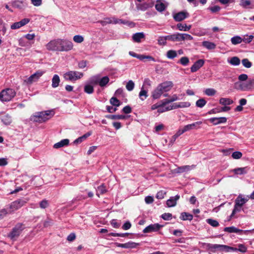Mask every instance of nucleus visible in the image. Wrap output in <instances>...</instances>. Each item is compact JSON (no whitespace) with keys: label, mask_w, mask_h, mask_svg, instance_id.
Here are the masks:
<instances>
[{"label":"nucleus","mask_w":254,"mask_h":254,"mask_svg":"<svg viewBox=\"0 0 254 254\" xmlns=\"http://www.w3.org/2000/svg\"><path fill=\"white\" fill-rule=\"evenodd\" d=\"M54 115L53 111L37 112L31 116V120L34 122L43 123L51 119Z\"/></svg>","instance_id":"obj_1"},{"label":"nucleus","mask_w":254,"mask_h":254,"mask_svg":"<svg viewBox=\"0 0 254 254\" xmlns=\"http://www.w3.org/2000/svg\"><path fill=\"white\" fill-rule=\"evenodd\" d=\"M83 75V72L76 70H69L64 74L63 77L66 81L75 82L81 79Z\"/></svg>","instance_id":"obj_2"},{"label":"nucleus","mask_w":254,"mask_h":254,"mask_svg":"<svg viewBox=\"0 0 254 254\" xmlns=\"http://www.w3.org/2000/svg\"><path fill=\"white\" fill-rule=\"evenodd\" d=\"M24 225L22 223H17L12 229L11 231L8 234L7 237L12 241H16L22 231L24 229Z\"/></svg>","instance_id":"obj_3"},{"label":"nucleus","mask_w":254,"mask_h":254,"mask_svg":"<svg viewBox=\"0 0 254 254\" xmlns=\"http://www.w3.org/2000/svg\"><path fill=\"white\" fill-rule=\"evenodd\" d=\"M16 95L15 90L11 88L2 90L0 93V100L2 102L10 101Z\"/></svg>","instance_id":"obj_4"},{"label":"nucleus","mask_w":254,"mask_h":254,"mask_svg":"<svg viewBox=\"0 0 254 254\" xmlns=\"http://www.w3.org/2000/svg\"><path fill=\"white\" fill-rule=\"evenodd\" d=\"M28 200L29 199L28 198H25L18 199L12 202L9 205H8L9 212L10 213H12L15 211L24 206L28 201Z\"/></svg>","instance_id":"obj_5"},{"label":"nucleus","mask_w":254,"mask_h":254,"mask_svg":"<svg viewBox=\"0 0 254 254\" xmlns=\"http://www.w3.org/2000/svg\"><path fill=\"white\" fill-rule=\"evenodd\" d=\"M61 42L60 38L52 40L46 44V49L49 51L61 52Z\"/></svg>","instance_id":"obj_6"},{"label":"nucleus","mask_w":254,"mask_h":254,"mask_svg":"<svg viewBox=\"0 0 254 254\" xmlns=\"http://www.w3.org/2000/svg\"><path fill=\"white\" fill-rule=\"evenodd\" d=\"M206 248L212 252H215L216 250L220 251H225L229 252L230 250H234V249L233 247H231L226 245H219V244H212L207 243L206 244Z\"/></svg>","instance_id":"obj_7"},{"label":"nucleus","mask_w":254,"mask_h":254,"mask_svg":"<svg viewBox=\"0 0 254 254\" xmlns=\"http://www.w3.org/2000/svg\"><path fill=\"white\" fill-rule=\"evenodd\" d=\"M61 52H68L73 48V43L67 39H61Z\"/></svg>","instance_id":"obj_8"},{"label":"nucleus","mask_w":254,"mask_h":254,"mask_svg":"<svg viewBox=\"0 0 254 254\" xmlns=\"http://www.w3.org/2000/svg\"><path fill=\"white\" fill-rule=\"evenodd\" d=\"M45 73L44 71L42 70H39L37 71L36 72L32 74L30 76H29L27 79H25L24 81L28 84H31L33 82L37 81L39 78L42 76V75Z\"/></svg>","instance_id":"obj_9"},{"label":"nucleus","mask_w":254,"mask_h":254,"mask_svg":"<svg viewBox=\"0 0 254 254\" xmlns=\"http://www.w3.org/2000/svg\"><path fill=\"white\" fill-rule=\"evenodd\" d=\"M162 227V225H161L158 223L150 224L147 227H146L145 229H144V230H143V232L144 233H148L153 232H157Z\"/></svg>","instance_id":"obj_10"},{"label":"nucleus","mask_w":254,"mask_h":254,"mask_svg":"<svg viewBox=\"0 0 254 254\" xmlns=\"http://www.w3.org/2000/svg\"><path fill=\"white\" fill-rule=\"evenodd\" d=\"M30 21V19L27 18H24L19 22H16L11 25V29L14 30L21 28V27L26 25Z\"/></svg>","instance_id":"obj_11"},{"label":"nucleus","mask_w":254,"mask_h":254,"mask_svg":"<svg viewBox=\"0 0 254 254\" xmlns=\"http://www.w3.org/2000/svg\"><path fill=\"white\" fill-rule=\"evenodd\" d=\"M189 16V13L186 11H181L174 15L173 18L176 21H181Z\"/></svg>","instance_id":"obj_12"},{"label":"nucleus","mask_w":254,"mask_h":254,"mask_svg":"<svg viewBox=\"0 0 254 254\" xmlns=\"http://www.w3.org/2000/svg\"><path fill=\"white\" fill-rule=\"evenodd\" d=\"M204 64V61L202 59H200L196 61L194 64L190 67V71L191 72H196L201 67H202Z\"/></svg>","instance_id":"obj_13"},{"label":"nucleus","mask_w":254,"mask_h":254,"mask_svg":"<svg viewBox=\"0 0 254 254\" xmlns=\"http://www.w3.org/2000/svg\"><path fill=\"white\" fill-rule=\"evenodd\" d=\"M180 196L179 195L177 194L175 196L171 197L169 199L166 201L167 205L169 207H174L176 206L177 204V201L179 199Z\"/></svg>","instance_id":"obj_14"},{"label":"nucleus","mask_w":254,"mask_h":254,"mask_svg":"<svg viewBox=\"0 0 254 254\" xmlns=\"http://www.w3.org/2000/svg\"><path fill=\"white\" fill-rule=\"evenodd\" d=\"M249 200V196L246 197H243L242 195L240 194L236 199L235 204L237 206H242Z\"/></svg>","instance_id":"obj_15"},{"label":"nucleus","mask_w":254,"mask_h":254,"mask_svg":"<svg viewBox=\"0 0 254 254\" xmlns=\"http://www.w3.org/2000/svg\"><path fill=\"white\" fill-rule=\"evenodd\" d=\"M167 104H165V100H164L162 104H160V106L157 110L158 112L163 113L173 109V105L167 106Z\"/></svg>","instance_id":"obj_16"},{"label":"nucleus","mask_w":254,"mask_h":254,"mask_svg":"<svg viewBox=\"0 0 254 254\" xmlns=\"http://www.w3.org/2000/svg\"><path fill=\"white\" fill-rule=\"evenodd\" d=\"M209 121L214 125L225 123L227 122V118L225 117L211 118Z\"/></svg>","instance_id":"obj_17"},{"label":"nucleus","mask_w":254,"mask_h":254,"mask_svg":"<svg viewBox=\"0 0 254 254\" xmlns=\"http://www.w3.org/2000/svg\"><path fill=\"white\" fill-rule=\"evenodd\" d=\"M195 167L194 165H185L179 167L177 168L176 172L178 173H182L184 172H189L193 169Z\"/></svg>","instance_id":"obj_18"},{"label":"nucleus","mask_w":254,"mask_h":254,"mask_svg":"<svg viewBox=\"0 0 254 254\" xmlns=\"http://www.w3.org/2000/svg\"><path fill=\"white\" fill-rule=\"evenodd\" d=\"M168 40L172 42H181V33H176L173 34L167 35Z\"/></svg>","instance_id":"obj_19"},{"label":"nucleus","mask_w":254,"mask_h":254,"mask_svg":"<svg viewBox=\"0 0 254 254\" xmlns=\"http://www.w3.org/2000/svg\"><path fill=\"white\" fill-rule=\"evenodd\" d=\"M159 85L165 92H167L169 91L173 86V83L171 81H166Z\"/></svg>","instance_id":"obj_20"},{"label":"nucleus","mask_w":254,"mask_h":254,"mask_svg":"<svg viewBox=\"0 0 254 254\" xmlns=\"http://www.w3.org/2000/svg\"><path fill=\"white\" fill-rule=\"evenodd\" d=\"M250 169V168L248 167H242V168H237L234 170V172L236 175H244L248 173Z\"/></svg>","instance_id":"obj_21"},{"label":"nucleus","mask_w":254,"mask_h":254,"mask_svg":"<svg viewBox=\"0 0 254 254\" xmlns=\"http://www.w3.org/2000/svg\"><path fill=\"white\" fill-rule=\"evenodd\" d=\"M69 141L68 139H64L54 145V148H59L68 145Z\"/></svg>","instance_id":"obj_22"},{"label":"nucleus","mask_w":254,"mask_h":254,"mask_svg":"<svg viewBox=\"0 0 254 254\" xmlns=\"http://www.w3.org/2000/svg\"><path fill=\"white\" fill-rule=\"evenodd\" d=\"M202 46L209 50H214L216 47V45L214 43L208 41H204L202 42Z\"/></svg>","instance_id":"obj_23"},{"label":"nucleus","mask_w":254,"mask_h":254,"mask_svg":"<svg viewBox=\"0 0 254 254\" xmlns=\"http://www.w3.org/2000/svg\"><path fill=\"white\" fill-rule=\"evenodd\" d=\"M145 35L143 32H138L134 34L132 36V39L135 42H140L141 40L144 38Z\"/></svg>","instance_id":"obj_24"},{"label":"nucleus","mask_w":254,"mask_h":254,"mask_svg":"<svg viewBox=\"0 0 254 254\" xmlns=\"http://www.w3.org/2000/svg\"><path fill=\"white\" fill-rule=\"evenodd\" d=\"M1 121L5 125H9L12 122V118L8 114H4L1 116Z\"/></svg>","instance_id":"obj_25"},{"label":"nucleus","mask_w":254,"mask_h":254,"mask_svg":"<svg viewBox=\"0 0 254 254\" xmlns=\"http://www.w3.org/2000/svg\"><path fill=\"white\" fill-rule=\"evenodd\" d=\"M219 103L223 106L230 105L233 103V101L228 98H221L219 99Z\"/></svg>","instance_id":"obj_26"},{"label":"nucleus","mask_w":254,"mask_h":254,"mask_svg":"<svg viewBox=\"0 0 254 254\" xmlns=\"http://www.w3.org/2000/svg\"><path fill=\"white\" fill-rule=\"evenodd\" d=\"M52 86L53 88H56L59 85L60 82V77L57 74H55L52 79Z\"/></svg>","instance_id":"obj_27"},{"label":"nucleus","mask_w":254,"mask_h":254,"mask_svg":"<svg viewBox=\"0 0 254 254\" xmlns=\"http://www.w3.org/2000/svg\"><path fill=\"white\" fill-rule=\"evenodd\" d=\"M110 79L108 76H105L99 78V85L100 87L105 86L109 82Z\"/></svg>","instance_id":"obj_28"},{"label":"nucleus","mask_w":254,"mask_h":254,"mask_svg":"<svg viewBox=\"0 0 254 254\" xmlns=\"http://www.w3.org/2000/svg\"><path fill=\"white\" fill-rule=\"evenodd\" d=\"M190 103H189L188 102H180L179 103H175L174 105H173V109L178 108L189 107L190 106Z\"/></svg>","instance_id":"obj_29"},{"label":"nucleus","mask_w":254,"mask_h":254,"mask_svg":"<svg viewBox=\"0 0 254 254\" xmlns=\"http://www.w3.org/2000/svg\"><path fill=\"white\" fill-rule=\"evenodd\" d=\"M12 5L14 8L22 9L25 6V3L20 0H15L12 2Z\"/></svg>","instance_id":"obj_30"},{"label":"nucleus","mask_w":254,"mask_h":254,"mask_svg":"<svg viewBox=\"0 0 254 254\" xmlns=\"http://www.w3.org/2000/svg\"><path fill=\"white\" fill-rule=\"evenodd\" d=\"M100 78V75H96L94 76H92L89 78V82L91 85H97L99 84Z\"/></svg>","instance_id":"obj_31"},{"label":"nucleus","mask_w":254,"mask_h":254,"mask_svg":"<svg viewBox=\"0 0 254 254\" xmlns=\"http://www.w3.org/2000/svg\"><path fill=\"white\" fill-rule=\"evenodd\" d=\"M177 27L180 31H188L191 28V25H187L186 24L178 23L177 25Z\"/></svg>","instance_id":"obj_32"},{"label":"nucleus","mask_w":254,"mask_h":254,"mask_svg":"<svg viewBox=\"0 0 254 254\" xmlns=\"http://www.w3.org/2000/svg\"><path fill=\"white\" fill-rule=\"evenodd\" d=\"M180 219L183 220H191L193 218L192 215L187 213V212H182L181 214Z\"/></svg>","instance_id":"obj_33"},{"label":"nucleus","mask_w":254,"mask_h":254,"mask_svg":"<svg viewBox=\"0 0 254 254\" xmlns=\"http://www.w3.org/2000/svg\"><path fill=\"white\" fill-rule=\"evenodd\" d=\"M224 231L228 233H240L243 231V230L238 229L234 226H232L229 227H225L224 228Z\"/></svg>","instance_id":"obj_34"},{"label":"nucleus","mask_w":254,"mask_h":254,"mask_svg":"<svg viewBox=\"0 0 254 254\" xmlns=\"http://www.w3.org/2000/svg\"><path fill=\"white\" fill-rule=\"evenodd\" d=\"M155 8L157 11L162 12L165 9L166 6L161 1H157L155 4Z\"/></svg>","instance_id":"obj_35"},{"label":"nucleus","mask_w":254,"mask_h":254,"mask_svg":"<svg viewBox=\"0 0 254 254\" xmlns=\"http://www.w3.org/2000/svg\"><path fill=\"white\" fill-rule=\"evenodd\" d=\"M107 118L112 120H125L127 118V116L123 115H110Z\"/></svg>","instance_id":"obj_36"},{"label":"nucleus","mask_w":254,"mask_h":254,"mask_svg":"<svg viewBox=\"0 0 254 254\" xmlns=\"http://www.w3.org/2000/svg\"><path fill=\"white\" fill-rule=\"evenodd\" d=\"M231 42L234 45L240 44L242 42V38L239 36H235L231 38Z\"/></svg>","instance_id":"obj_37"},{"label":"nucleus","mask_w":254,"mask_h":254,"mask_svg":"<svg viewBox=\"0 0 254 254\" xmlns=\"http://www.w3.org/2000/svg\"><path fill=\"white\" fill-rule=\"evenodd\" d=\"M139 97L142 101H144L148 97L147 91L142 86L141 90L139 93Z\"/></svg>","instance_id":"obj_38"},{"label":"nucleus","mask_w":254,"mask_h":254,"mask_svg":"<svg viewBox=\"0 0 254 254\" xmlns=\"http://www.w3.org/2000/svg\"><path fill=\"white\" fill-rule=\"evenodd\" d=\"M162 93L160 92V89H158L157 87H156L152 93V97L154 99H157L159 98L162 95Z\"/></svg>","instance_id":"obj_39"},{"label":"nucleus","mask_w":254,"mask_h":254,"mask_svg":"<svg viewBox=\"0 0 254 254\" xmlns=\"http://www.w3.org/2000/svg\"><path fill=\"white\" fill-rule=\"evenodd\" d=\"M106 191L107 190L106 187L104 186V185L102 184L101 186L98 187L97 189L96 195L99 196L100 194H104Z\"/></svg>","instance_id":"obj_40"},{"label":"nucleus","mask_w":254,"mask_h":254,"mask_svg":"<svg viewBox=\"0 0 254 254\" xmlns=\"http://www.w3.org/2000/svg\"><path fill=\"white\" fill-rule=\"evenodd\" d=\"M166 56L169 59H173L177 56V52L175 50H169L167 52Z\"/></svg>","instance_id":"obj_41"},{"label":"nucleus","mask_w":254,"mask_h":254,"mask_svg":"<svg viewBox=\"0 0 254 254\" xmlns=\"http://www.w3.org/2000/svg\"><path fill=\"white\" fill-rule=\"evenodd\" d=\"M241 206H237L236 204H235L234 209L232 211V212L231 214V215L229 216V219H228V221H229L231 219H232L234 215L237 213L239 212L241 210Z\"/></svg>","instance_id":"obj_42"},{"label":"nucleus","mask_w":254,"mask_h":254,"mask_svg":"<svg viewBox=\"0 0 254 254\" xmlns=\"http://www.w3.org/2000/svg\"><path fill=\"white\" fill-rule=\"evenodd\" d=\"M84 91L87 94H92L94 92L93 86L91 84H86L84 87Z\"/></svg>","instance_id":"obj_43"},{"label":"nucleus","mask_w":254,"mask_h":254,"mask_svg":"<svg viewBox=\"0 0 254 254\" xmlns=\"http://www.w3.org/2000/svg\"><path fill=\"white\" fill-rule=\"evenodd\" d=\"M167 40H168L167 36H160L158 38V43L159 45L164 46L167 44Z\"/></svg>","instance_id":"obj_44"},{"label":"nucleus","mask_w":254,"mask_h":254,"mask_svg":"<svg viewBox=\"0 0 254 254\" xmlns=\"http://www.w3.org/2000/svg\"><path fill=\"white\" fill-rule=\"evenodd\" d=\"M190 62L189 59L187 57H182L178 63H180L182 65L184 66H187Z\"/></svg>","instance_id":"obj_45"},{"label":"nucleus","mask_w":254,"mask_h":254,"mask_svg":"<svg viewBox=\"0 0 254 254\" xmlns=\"http://www.w3.org/2000/svg\"><path fill=\"white\" fill-rule=\"evenodd\" d=\"M110 103L114 106L119 107L121 105V102L116 97H113L110 100Z\"/></svg>","instance_id":"obj_46"},{"label":"nucleus","mask_w":254,"mask_h":254,"mask_svg":"<svg viewBox=\"0 0 254 254\" xmlns=\"http://www.w3.org/2000/svg\"><path fill=\"white\" fill-rule=\"evenodd\" d=\"M206 104V101L203 98H201L198 99L196 102V106L199 108H202Z\"/></svg>","instance_id":"obj_47"},{"label":"nucleus","mask_w":254,"mask_h":254,"mask_svg":"<svg viewBox=\"0 0 254 254\" xmlns=\"http://www.w3.org/2000/svg\"><path fill=\"white\" fill-rule=\"evenodd\" d=\"M204 92L207 96H213L216 94V91L213 88H207Z\"/></svg>","instance_id":"obj_48"},{"label":"nucleus","mask_w":254,"mask_h":254,"mask_svg":"<svg viewBox=\"0 0 254 254\" xmlns=\"http://www.w3.org/2000/svg\"><path fill=\"white\" fill-rule=\"evenodd\" d=\"M206 221L208 224L214 227H218L219 225L217 221L212 219H207Z\"/></svg>","instance_id":"obj_49"},{"label":"nucleus","mask_w":254,"mask_h":254,"mask_svg":"<svg viewBox=\"0 0 254 254\" xmlns=\"http://www.w3.org/2000/svg\"><path fill=\"white\" fill-rule=\"evenodd\" d=\"M181 41L187 40H192L193 39V37L188 34L186 33H181Z\"/></svg>","instance_id":"obj_50"},{"label":"nucleus","mask_w":254,"mask_h":254,"mask_svg":"<svg viewBox=\"0 0 254 254\" xmlns=\"http://www.w3.org/2000/svg\"><path fill=\"white\" fill-rule=\"evenodd\" d=\"M126 87L128 91H131L134 89V83L132 80H130L127 82Z\"/></svg>","instance_id":"obj_51"},{"label":"nucleus","mask_w":254,"mask_h":254,"mask_svg":"<svg viewBox=\"0 0 254 254\" xmlns=\"http://www.w3.org/2000/svg\"><path fill=\"white\" fill-rule=\"evenodd\" d=\"M230 63L234 65H238L240 64V60L238 57H234L231 59Z\"/></svg>","instance_id":"obj_52"},{"label":"nucleus","mask_w":254,"mask_h":254,"mask_svg":"<svg viewBox=\"0 0 254 254\" xmlns=\"http://www.w3.org/2000/svg\"><path fill=\"white\" fill-rule=\"evenodd\" d=\"M254 36L253 35H246L244 36L243 38H242V42H244L245 43L248 44L251 42L254 38Z\"/></svg>","instance_id":"obj_53"},{"label":"nucleus","mask_w":254,"mask_h":254,"mask_svg":"<svg viewBox=\"0 0 254 254\" xmlns=\"http://www.w3.org/2000/svg\"><path fill=\"white\" fill-rule=\"evenodd\" d=\"M138 245V244L133 242H128L127 243H125V248L126 249H132L136 247Z\"/></svg>","instance_id":"obj_54"},{"label":"nucleus","mask_w":254,"mask_h":254,"mask_svg":"<svg viewBox=\"0 0 254 254\" xmlns=\"http://www.w3.org/2000/svg\"><path fill=\"white\" fill-rule=\"evenodd\" d=\"M49 203L48 200L43 199L39 203L40 207L42 209H45L49 206Z\"/></svg>","instance_id":"obj_55"},{"label":"nucleus","mask_w":254,"mask_h":254,"mask_svg":"<svg viewBox=\"0 0 254 254\" xmlns=\"http://www.w3.org/2000/svg\"><path fill=\"white\" fill-rule=\"evenodd\" d=\"M10 213L8 206L5 208L0 210V219L2 218L6 214Z\"/></svg>","instance_id":"obj_56"},{"label":"nucleus","mask_w":254,"mask_h":254,"mask_svg":"<svg viewBox=\"0 0 254 254\" xmlns=\"http://www.w3.org/2000/svg\"><path fill=\"white\" fill-rule=\"evenodd\" d=\"M242 63L243 65L246 68H250L252 65V63L250 62L247 59H244L242 60Z\"/></svg>","instance_id":"obj_57"},{"label":"nucleus","mask_w":254,"mask_h":254,"mask_svg":"<svg viewBox=\"0 0 254 254\" xmlns=\"http://www.w3.org/2000/svg\"><path fill=\"white\" fill-rule=\"evenodd\" d=\"M73 40L76 43H81L83 41L84 38L82 36L77 35L73 37Z\"/></svg>","instance_id":"obj_58"},{"label":"nucleus","mask_w":254,"mask_h":254,"mask_svg":"<svg viewBox=\"0 0 254 254\" xmlns=\"http://www.w3.org/2000/svg\"><path fill=\"white\" fill-rule=\"evenodd\" d=\"M242 153L240 151L234 152L232 154V157L234 159H239L242 157Z\"/></svg>","instance_id":"obj_59"},{"label":"nucleus","mask_w":254,"mask_h":254,"mask_svg":"<svg viewBox=\"0 0 254 254\" xmlns=\"http://www.w3.org/2000/svg\"><path fill=\"white\" fill-rule=\"evenodd\" d=\"M208 9L211 11L212 13H216L220 11L221 7L218 5H214L213 6L208 7Z\"/></svg>","instance_id":"obj_60"},{"label":"nucleus","mask_w":254,"mask_h":254,"mask_svg":"<svg viewBox=\"0 0 254 254\" xmlns=\"http://www.w3.org/2000/svg\"><path fill=\"white\" fill-rule=\"evenodd\" d=\"M251 4V2L250 0H240V5L244 7H247Z\"/></svg>","instance_id":"obj_61"},{"label":"nucleus","mask_w":254,"mask_h":254,"mask_svg":"<svg viewBox=\"0 0 254 254\" xmlns=\"http://www.w3.org/2000/svg\"><path fill=\"white\" fill-rule=\"evenodd\" d=\"M235 250H238V251H240L242 253H245L247 252V248L245 245L243 244H240L238 245V248L235 249Z\"/></svg>","instance_id":"obj_62"},{"label":"nucleus","mask_w":254,"mask_h":254,"mask_svg":"<svg viewBox=\"0 0 254 254\" xmlns=\"http://www.w3.org/2000/svg\"><path fill=\"white\" fill-rule=\"evenodd\" d=\"M178 99V97L177 95H174L172 97H171L170 99H165V104H169V103L174 102L175 101H176Z\"/></svg>","instance_id":"obj_63"},{"label":"nucleus","mask_w":254,"mask_h":254,"mask_svg":"<svg viewBox=\"0 0 254 254\" xmlns=\"http://www.w3.org/2000/svg\"><path fill=\"white\" fill-rule=\"evenodd\" d=\"M172 214L169 213H165L161 215V218L165 220H169L172 218Z\"/></svg>","instance_id":"obj_64"}]
</instances>
